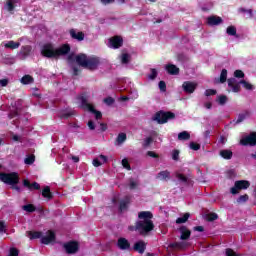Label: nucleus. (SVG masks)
<instances>
[{"mask_svg": "<svg viewBox=\"0 0 256 256\" xmlns=\"http://www.w3.org/2000/svg\"><path fill=\"white\" fill-rule=\"evenodd\" d=\"M179 150H173L172 152V159L173 161H178L179 160Z\"/></svg>", "mask_w": 256, "mask_h": 256, "instance_id": "obj_55", "label": "nucleus"}, {"mask_svg": "<svg viewBox=\"0 0 256 256\" xmlns=\"http://www.w3.org/2000/svg\"><path fill=\"white\" fill-rule=\"evenodd\" d=\"M69 34L70 37H72V39H76V41H83L85 39V33L81 31L77 33L75 29H70Z\"/></svg>", "mask_w": 256, "mask_h": 256, "instance_id": "obj_21", "label": "nucleus"}, {"mask_svg": "<svg viewBox=\"0 0 256 256\" xmlns=\"http://www.w3.org/2000/svg\"><path fill=\"white\" fill-rule=\"evenodd\" d=\"M247 201H249V195L247 194L241 195L237 199V203H247Z\"/></svg>", "mask_w": 256, "mask_h": 256, "instance_id": "obj_44", "label": "nucleus"}, {"mask_svg": "<svg viewBox=\"0 0 256 256\" xmlns=\"http://www.w3.org/2000/svg\"><path fill=\"white\" fill-rule=\"evenodd\" d=\"M8 256H19V250L17 248H10Z\"/></svg>", "mask_w": 256, "mask_h": 256, "instance_id": "obj_54", "label": "nucleus"}, {"mask_svg": "<svg viewBox=\"0 0 256 256\" xmlns=\"http://www.w3.org/2000/svg\"><path fill=\"white\" fill-rule=\"evenodd\" d=\"M42 197H44V199H48V201H51V199H53V193L51 192V187L45 186L43 188Z\"/></svg>", "mask_w": 256, "mask_h": 256, "instance_id": "obj_25", "label": "nucleus"}, {"mask_svg": "<svg viewBox=\"0 0 256 256\" xmlns=\"http://www.w3.org/2000/svg\"><path fill=\"white\" fill-rule=\"evenodd\" d=\"M92 163L94 167H101V165H103V163H101L98 158L94 159Z\"/></svg>", "mask_w": 256, "mask_h": 256, "instance_id": "obj_64", "label": "nucleus"}, {"mask_svg": "<svg viewBox=\"0 0 256 256\" xmlns=\"http://www.w3.org/2000/svg\"><path fill=\"white\" fill-rule=\"evenodd\" d=\"M226 81H227V69H222L219 83H225Z\"/></svg>", "mask_w": 256, "mask_h": 256, "instance_id": "obj_41", "label": "nucleus"}, {"mask_svg": "<svg viewBox=\"0 0 256 256\" xmlns=\"http://www.w3.org/2000/svg\"><path fill=\"white\" fill-rule=\"evenodd\" d=\"M24 163L26 165H33L35 163V155H29L25 158Z\"/></svg>", "mask_w": 256, "mask_h": 256, "instance_id": "obj_40", "label": "nucleus"}, {"mask_svg": "<svg viewBox=\"0 0 256 256\" xmlns=\"http://www.w3.org/2000/svg\"><path fill=\"white\" fill-rule=\"evenodd\" d=\"M234 77H236V79H243L245 77V73H243L242 70H236L234 72Z\"/></svg>", "mask_w": 256, "mask_h": 256, "instance_id": "obj_48", "label": "nucleus"}, {"mask_svg": "<svg viewBox=\"0 0 256 256\" xmlns=\"http://www.w3.org/2000/svg\"><path fill=\"white\" fill-rule=\"evenodd\" d=\"M182 89L184 93H188L191 95L192 93H195V89H197V83L191 82V81H185L182 84Z\"/></svg>", "mask_w": 256, "mask_h": 256, "instance_id": "obj_10", "label": "nucleus"}, {"mask_svg": "<svg viewBox=\"0 0 256 256\" xmlns=\"http://www.w3.org/2000/svg\"><path fill=\"white\" fill-rule=\"evenodd\" d=\"M151 143H153V137H148L144 140L143 147L147 148L149 145H151Z\"/></svg>", "mask_w": 256, "mask_h": 256, "instance_id": "obj_50", "label": "nucleus"}, {"mask_svg": "<svg viewBox=\"0 0 256 256\" xmlns=\"http://www.w3.org/2000/svg\"><path fill=\"white\" fill-rule=\"evenodd\" d=\"M23 211H26V213H35L37 211V208L33 204H26L22 206Z\"/></svg>", "mask_w": 256, "mask_h": 256, "instance_id": "obj_32", "label": "nucleus"}, {"mask_svg": "<svg viewBox=\"0 0 256 256\" xmlns=\"http://www.w3.org/2000/svg\"><path fill=\"white\" fill-rule=\"evenodd\" d=\"M26 233L31 241L34 239H41L43 237V232L39 231H27Z\"/></svg>", "mask_w": 256, "mask_h": 256, "instance_id": "obj_26", "label": "nucleus"}, {"mask_svg": "<svg viewBox=\"0 0 256 256\" xmlns=\"http://www.w3.org/2000/svg\"><path fill=\"white\" fill-rule=\"evenodd\" d=\"M0 85L1 87H7V85H9V79H1Z\"/></svg>", "mask_w": 256, "mask_h": 256, "instance_id": "obj_63", "label": "nucleus"}, {"mask_svg": "<svg viewBox=\"0 0 256 256\" xmlns=\"http://www.w3.org/2000/svg\"><path fill=\"white\" fill-rule=\"evenodd\" d=\"M157 179H160V181H167L171 179V172H169L168 170L160 171L157 174Z\"/></svg>", "mask_w": 256, "mask_h": 256, "instance_id": "obj_23", "label": "nucleus"}, {"mask_svg": "<svg viewBox=\"0 0 256 256\" xmlns=\"http://www.w3.org/2000/svg\"><path fill=\"white\" fill-rule=\"evenodd\" d=\"M148 157H152L153 159H159V154L155 153L154 151L147 152Z\"/></svg>", "mask_w": 256, "mask_h": 256, "instance_id": "obj_60", "label": "nucleus"}, {"mask_svg": "<svg viewBox=\"0 0 256 256\" xmlns=\"http://www.w3.org/2000/svg\"><path fill=\"white\" fill-rule=\"evenodd\" d=\"M178 139L179 141H189V139H191V134L187 131L180 132L178 134Z\"/></svg>", "mask_w": 256, "mask_h": 256, "instance_id": "obj_30", "label": "nucleus"}, {"mask_svg": "<svg viewBox=\"0 0 256 256\" xmlns=\"http://www.w3.org/2000/svg\"><path fill=\"white\" fill-rule=\"evenodd\" d=\"M80 101L82 108L90 111V113H93V115H95V119L99 120L103 118V114L101 113V111L96 110L93 104H89L87 96H81Z\"/></svg>", "mask_w": 256, "mask_h": 256, "instance_id": "obj_5", "label": "nucleus"}, {"mask_svg": "<svg viewBox=\"0 0 256 256\" xmlns=\"http://www.w3.org/2000/svg\"><path fill=\"white\" fill-rule=\"evenodd\" d=\"M177 59H178V61L185 63V61H187V56L185 54L181 53V54H178Z\"/></svg>", "mask_w": 256, "mask_h": 256, "instance_id": "obj_59", "label": "nucleus"}, {"mask_svg": "<svg viewBox=\"0 0 256 256\" xmlns=\"http://www.w3.org/2000/svg\"><path fill=\"white\" fill-rule=\"evenodd\" d=\"M158 87L160 91H162V93H165V91H167V84L163 80L159 82Z\"/></svg>", "mask_w": 256, "mask_h": 256, "instance_id": "obj_46", "label": "nucleus"}, {"mask_svg": "<svg viewBox=\"0 0 256 256\" xmlns=\"http://www.w3.org/2000/svg\"><path fill=\"white\" fill-rule=\"evenodd\" d=\"M99 65H101V59H99V57H88L85 69H89V71H97Z\"/></svg>", "mask_w": 256, "mask_h": 256, "instance_id": "obj_7", "label": "nucleus"}, {"mask_svg": "<svg viewBox=\"0 0 256 256\" xmlns=\"http://www.w3.org/2000/svg\"><path fill=\"white\" fill-rule=\"evenodd\" d=\"M70 52L71 46L69 44H63L61 47L55 49L53 48V44L48 43L42 47L41 55L47 57V59H57V57L69 55Z\"/></svg>", "mask_w": 256, "mask_h": 256, "instance_id": "obj_2", "label": "nucleus"}, {"mask_svg": "<svg viewBox=\"0 0 256 256\" xmlns=\"http://www.w3.org/2000/svg\"><path fill=\"white\" fill-rule=\"evenodd\" d=\"M139 184L133 180V178L130 179L129 189L133 191V189H137V186Z\"/></svg>", "mask_w": 256, "mask_h": 256, "instance_id": "obj_53", "label": "nucleus"}, {"mask_svg": "<svg viewBox=\"0 0 256 256\" xmlns=\"http://www.w3.org/2000/svg\"><path fill=\"white\" fill-rule=\"evenodd\" d=\"M117 247L121 249V251H127V249H131V243L126 238H119L117 241Z\"/></svg>", "mask_w": 256, "mask_h": 256, "instance_id": "obj_15", "label": "nucleus"}, {"mask_svg": "<svg viewBox=\"0 0 256 256\" xmlns=\"http://www.w3.org/2000/svg\"><path fill=\"white\" fill-rule=\"evenodd\" d=\"M248 115L249 113L247 112L239 114L237 120H234L235 125H239V123H243V121H245Z\"/></svg>", "mask_w": 256, "mask_h": 256, "instance_id": "obj_37", "label": "nucleus"}, {"mask_svg": "<svg viewBox=\"0 0 256 256\" xmlns=\"http://www.w3.org/2000/svg\"><path fill=\"white\" fill-rule=\"evenodd\" d=\"M240 145H243L244 147H247V145H249L250 147H255V145H256V132H252L248 136L242 138L240 140Z\"/></svg>", "mask_w": 256, "mask_h": 256, "instance_id": "obj_9", "label": "nucleus"}, {"mask_svg": "<svg viewBox=\"0 0 256 256\" xmlns=\"http://www.w3.org/2000/svg\"><path fill=\"white\" fill-rule=\"evenodd\" d=\"M190 149H192V151H199V149H201V144L191 142L190 143Z\"/></svg>", "mask_w": 256, "mask_h": 256, "instance_id": "obj_47", "label": "nucleus"}, {"mask_svg": "<svg viewBox=\"0 0 256 256\" xmlns=\"http://www.w3.org/2000/svg\"><path fill=\"white\" fill-rule=\"evenodd\" d=\"M171 119H175V113L171 111L165 112L163 110H160L152 116V121H156L158 125H165V123L171 121Z\"/></svg>", "mask_w": 256, "mask_h": 256, "instance_id": "obj_3", "label": "nucleus"}, {"mask_svg": "<svg viewBox=\"0 0 256 256\" xmlns=\"http://www.w3.org/2000/svg\"><path fill=\"white\" fill-rule=\"evenodd\" d=\"M228 87L232 89L233 93H239L241 91V83L236 78H229L227 80Z\"/></svg>", "mask_w": 256, "mask_h": 256, "instance_id": "obj_11", "label": "nucleus"}, {"mask_svg": "<svg viewBox=\"0 0 256 256\" xmlns=\"http://www.w3.org/2000/svg\"><path fill=\"white\" fill-rule=\"evenodd\" d=\"M125 141H127V134L125 133H119L117 138H116V143L118 145H122V143H125Z\"/></svg>", "mask_w": 256, "mask_h": 256, "instance_id": "obj_34", "label": "nucleus"}, {"mask_svg": "<svg viewBox=\"0 0 256 256\" xmlns=\"http://www.w3.org/2000/svg\"><path fill=\"white\" fill-rule=\"evenodd\" d=\"M23 185H24V187L29 189V191H39L41 189V185L39 183H37V182L31 183L27 179L23 180Z\"/></svg>", "mask_w": 256, "mask_h": 256, "instance_id": "obj_16", "label": "nucleus"}, {"mask_svg": "<svg viewBox=\"0 0 256 256\" xmlns=\"http://www.w3.org/2000/svg\"><path fill=\"white\" fill-rule=\"evenodd\" d=\"M104 103H106V105H113V103H115V99H113V97H107L104 99Z\"/></svg>", "mask_w": 256, "mask_h": 256, "instance_id": "obj_58", "label": "nucleus"}, {"mask_svg": "<svg viewBox=\"0 0 256 256\" xmlns=\"http://www.w3.org/2000/svg\"><path fill=\"white\" fill-rule=\"evenodd\" d=\"M109 44L112 49H119L123 47V38L121 36H114L109 39Z\"/></svg>", "mask_w": 256, "mask_h": 256, "instance_id": "obj_12", "label": "nucleus"}, {"mask_svg": "<svg viewBox=\"0 0 256 256\" xmlns=\"http://www.w3.org/2000/svg\"><path fill=\"white\" fill-rule=\"evenodd\" d=\"M55 239H57V237L55 236V232H53V230H49L47 236H42L41 243L43 245H49V243H53Z\"/></svg>", "mask_w": 256, "mask_h": 256, "instance_id": "obj_13", "label": "nucleus"}, {"mask_svg": "<svg viewBox=\"0 0 256 256\" xmlns=\"http://www.w3.org/2000/svg\"><path fill=\"white\" fill-rule=\"evenodd\" d=\"M165 69L169 75H179V67L175 64H168Z\"/></svg>", "mask_w": 256, "mask_h": 256, "instance_id": "obj_22", "label": "nucleus"}, {"mask_svg": "<svg viewBox=\"0 0 256 256\" xmlns=\"http://www.w3.org/2000/svg\"><path fill=\"white\" fill-rule=\"evenodd\" d=\"M4 47L6 48V49H19V47H21V43H19V42H15V41H13V40H10V41H8L5 45H4Z\"/></svg>", "mask_w": 256, "mask_h": 256, "instance_id": "obj_27", "label": "nucleus"}, {"mask_svg": "<svg viewBox=\"0 0 256 256\" xmlns=\"http://www.w3.org/2000/svg\"><path fill=\"white\" fill-rule=\"evenodd\" d=\"M226 33L231 37H235V35H237V28H235V26H228L226 29Z\"/></svg>", "mask_w": 256, "mask_h": 256, "instance_id": "obj_39", "label": "nucleus"}, {"mask_svg": "<svg viewBox=\"0 0 256 256\" xmlns=\"http://www.w3.org/2000/svg\"><path fill=\"white\" fill-rule=\"evenodd\" d=\"M239 83H241V85H243V87H245L247 89V91H253V86L251 83H249L245 80H240Z\"/></svg>", "mask_w": 256, "mask_h": 256, "instance_id": "obj_42", "label": "nucleus"}, {"mask_svg": "<svg viewBox=\"0 0 256 256\" xmlns=\"http://www.w3.org/2000/svg\"><path fill=\"white\" fill-rule=\"evenodd\" d=\"M7 10L8 11H14L15 10V4H13V1L9 0L7 2Z\"/></svg>", "mask_w": 256, "mask_h": 256, "instance_id": "obj_56", "label": "nucleus"}, {"mask_svg": "<svg viewBox=\"0 0 256 256\" xmlns=\"http://www.w3.org/2000/svg\"><path fill=\"white\" fill-rule=\"evenodd\" d=\"M212 95H217V90H215V89H207L205 91V96L206 97H211Z\"/></svg>", "mask_w": 256, "mask_h": 256, "instance_id": "obj_49", "label": "nucleus"}, {"mask_svg": "<svg viewBox=\"0 0 256 256\" xmlns=\"http://www.w3.org/2000/svg\"><path fill=\"white\" fill-rule=\"evenodd\" d=\"M227 101H228V98L225 95H220L217 98V102L219 105H225V103H227Z\"/></svg>", "mask_w": 256, "mask_h": 256, "instance_id": "obj_43", "label": "nucleus"}, {"mask_svg": "<svg viewBox=\"0 0 256 256\" xmlns=\"http://www.w3.org/2000/svg\"><path fill=\"white\" fill-rule=\"evenodd\" d=\"M249 187H251V183L249 181L238 180L235 182L234 187L231 188L230 193H232V195H237L239 191L243 189H249Z\"/></svg>", "mask_w": 256, "mask_h": 256, "instance_id": "obj_6", "label": "nucleus"}, {"mask_svg": "<svg viewBox=\"0 0 256 256\" xmlns=\"http://www.w3.org/2000/svg\"><path fill=\"white\" fill-rule=\"evenodd\" d=\"M239 13H248L249 17H253V10L252 9H245V8H240Z\"/></svg>", "mask_w": 256, "mask_h": 256, "instance_id": "obj_52", "label": "nucleus"}, {"mask_svg": "<svg viewBox=\"0 0 256 256\" xmlns=\"http://www.w3.org/2000/svg\"><path fill=\"white\" fill-rule=\"evenodd\" d=\"M189 217H190V214L189 213H185L182 217L177 218L176 219L177 225H181L183 223H187V221H189Z\"/></svg>", "mask_w": 256, "mask_h": 256, "instance_id": "obj_33", "label": "nucleus"}, {"mask_svg": "<svg viewBox=\"0 0 256 256\" xmlns=\"http://www.w3.org/2000/svg\"><path fill=\"white\" fill-rule=\"evenodd\" d=\"M179 232L181 241H187L191 238V230L187 229V226H181Z\"/></svg>", "mask_w": 256, "mask_h": 256, "instance_id": "obj_14", "label": "nucleus"}, {"mask_svg": "<svg viewBox=\"0 0 256 256\" xmlns=\"http://www.w3.org/2000/svg\"><path fill=\"white\" fill-rule=\"evenodd\" d=\"M170 249H185V242H174L169 244Z\"/></svg>", "mask_w": 256, "mask_h": 256, "instance_id": "obj_35", "label": "nucleus"}, {"mask_svg": "<svg viewBox=\"0 0 256 256\" xmlns=\"http://www.w3.org/2000/svg\"><path fill=\"white\" fill-rule=\"evenodd\" d=\"M219 155L222 159H226L227 161H229V159H233V151L229 149L220 150Z\"/></svg>", "mask_w": 256, "mask_h": 256, "instance_id": "obj_24", "label": "nucleus"}, {"mask_svg": "<svg viewBox=\"0 0 256 256\" xmlns=\"http://www.w3.org/2000/svg\"><path fill=\"white\" fill-rule=\"evenodd\" d=\"M149 79H151L152 81L154 79H157V70L155 68L151 69V74L148 76Z\"/></svg>", "mask_w": 256, "mask_h": 256, "instance_id": "obj_51", "label": "nucleus"}, {"mask_svg": "<svg viewBox=\"0 0 256 256\" xmlns=\"http://www.w3.org/2000/svg\"><path fill=\"white\" fill-rule=\"evenodd\" d=\"M122 167L127 169V171H131V164H129V160L127 158L122 159Z\"/></svg>", "mask_w": 256, "mask_h": 256, "instance_id": "obj_45", "label": "nucleus"}, {"mask_svg": "<svg viewBox=\"0 0 256 256\" xmlns=\"http://www.w3.org/2000/svg\"><path fill=\"white\" fill-rule=\"evenodd\" d=\"M138 218L143 220H138L134 226H129L128 231H137L142 237H147V235L155 229V224L151 220L153 219V213L150 211H142L138 213Z\"/></svg>", "mask_w": 256, "mask_h": 256, "instance_id": "obj_1", "label": "nucleus"}, {"mask_svg": "<svg viewBox=\"0 0 256 256\" xmlns=\"http://www.w3.org/2000/svg\"><path fill=\"white\" fill-rule=\"evenodd\" d=\"M7 226H5V222L4 221H0V233H7Z\"/></svg>", "mask_w": 256, "mask_h": 256, "instance_id": "obj_61", "label": "nucleus"}, {"mask_svg": "<svg viewBox=\"0 0 256 256\" xmlns=\"http://www.w3.org/2000/svg\"><path fill=\"white\" fill-rule=\"evenodd\" d=\"M226 256H239V255H237V253L235 251H233V249L227 248L226 249Z\"/></svg>", "mask_w": 256, "mask_h": 256, "instance_id": "obj_57", "label": "nucleus"}, {"mask_svg": "<svg viewBox=\"0 0 256 256\" xmlns=\"http://www.w3.org/2000/svg\"><path fill=\"white\" fill-rule=\"evenodd\" d=\"M31 51H33V47L31 45L22 46L20 49V57L25 60L29 55H31Z\"/></svg>", "mask_w": 256, "mask_h": 256, "instance_id": "obj_19", "label": "nucleus"}, {"mask_svg": "<svg viewBox=\"0 0 256 256\" xmlns=\"http://www.w3.org/2000/svg\"><path fill=\"white\" fill-rule=\"evenodd\" d=\"M87 125L90 131H95V122H93V120L88 121Z\"/></svg>", "mask_w": 256, "mask_h": 256, "instance_id": "obj_62", "label": "nucleus"}, {"mask_svg": "<svg viewBox=\"0 0 256 256\" xmlns=\"http://www.w3.org/2000/svg\"><path fill=\"white\" fill-rule=\"evenodd\" d=\"M221 23H223V18H221L219 16H210L207 18V24L210 27H215L217 25H221Z\"/></svg>", "mask_w": 256, "mask_h": 256, "instance_id": "obj_18", "label": "nucleus"}, {"mask_svg": "<svg viewBox=\"0 0 256 256\" xmlns=\"http://www.w3.org/2000/svg\"><path fill=\"white\" fill-rule=\"evenodd\" d=\"M218 219H219V215H217V213L215 212H211L206 215V221L208 222L217 221Z\"/></svg>", "mask_w": 256, "mask_h": 256, "instance_id": "obj_36", "label": "nucleus"}, {"mask_svg": "<svg viewBox=\"0 0 256 256\" xmlns=\"http://www.w3.org/2000/svg\"><path fill=\"white\" fill-rule=\"evenodd\" d=\"M34 79L31 75H24L21 78V83L22 85H31V83H33Z\"/></svg>", "mask_w": 256, "mask_h": 256, "instance_id": "obj_31", "label": "nucleus"}, {"mask_svg": "<svg viewBox=\"0 0 256 256\" xmlns=\"http://www.w3.org/2000/svg\"><path fill=\"white\" fill-rule=\"evenodd\" d=\"M131 61V55L127 53H123L121 55V63L122 65H127Z\"/></svg>", "mask_w": 256, "mask_h": 256, "instance_id": "obj_38", "label": "nucleus"}, {"mask_svg": "<svg viewBox=\"0 0 256 256\" xmlns=\"http://www.w3.org/2000/svg\"><path fill=\"white\" fill-rule=\"evenodd\" d=\"M129 203V197H126L124 200H122L119 205V211H127V209L129 208Z\"/></svg>", "mask_w": 256, "mask_h": 256, "instance_id": "obj_28", "label": "nucleus"}, {"mask_svg": "<svg viewBox=\"0 0 256 256\" xmlns=\"http://www.w3.org/2000/svg\"><path fill=\"white\" fill-rule=\"evenodd\" d=\"M19 180V173L17 172L0 173V181H2V183H5V185H19Z\"/></svg>", "mask_w": 256, "mask_h": 256, "instance_id": "obj_4", "label": "nucleus"}, {"mask_svg": "<svg viewBox=\"0 0 256 256\" xmlns=\"http://www.w3.org/2000/svg\"><path fill=\"white\" fill-rule=\"evenodd\" d=\"M176 177L178 178V180H180L181 183H185L186 185H189L191 183V180L182 173H176Z\"/></svg>", "mask_w": 256, "mask_h": 256, "instance_id": "obj_29", "label": "nucleus"}, {"mask_svg": "<svg viewBox=\"0 0 256 256\" xmlns=\"http://www.w3.org/2000/svg\"><path fill=\"white\" fill-rule=\"evenodd\" d=\"M88 57L86 54H78L76 55V63L78 65H80V67H87V61H88Z\"/></svg>", "mask_w": 256, "mask_h": 256, "instance_id": "obj_20", "label": "nucleus"}, {"mask_svg": "<svg viewBox=\"0 0 256 256\" xmlns=\"http://www.w3.org/2000/svg\"><path fill=\"white\" fill-rule=\"evenodd\" d=\"M145 249H147V244L143 240L136 242L133 246V250L137 251V253H140V255L145 253Z\"/></svg>", "mask_w": 256, "mask_h": 256, "instance_id": "obj_17", "label": "nucleus"}, {"mask_svg": "<svg viewBox=\"0 0 256 256\" xmlns=\"http://www.w3.org/2000/svg\"><path fill=\"white\" fill-rule=\"evenodd\" d=\"M63 249L68 255H75L79 251V243L77 241L66 242L63 244Z\"/></svg>", "mask_w": 256, "mask_h": 256, "instance_id": "obj_8", "label": "nucleus"}]
</instances>
